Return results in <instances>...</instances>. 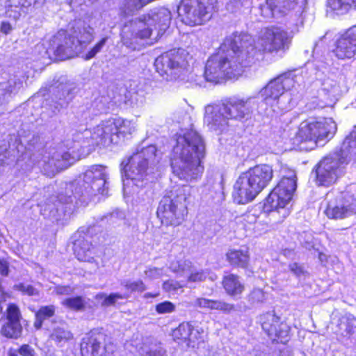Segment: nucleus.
Segmentation results:
<instances>
[{
	"mask_svg": "<svg viewBox=\"0 0 356 356\" xmlns=\"http://www.w3.org/2000/svg\"><path fill=\"white\" fill-rule=\"evenodd\" d=\"M194 306L207 310H219L229 312L234 309V306L220 300H213L204 298H198L194 302Z\"/></svg>",
	"mask_w": 356,
	"mask_h": 356,
	"instance_id": "393cba45",
	"label": "nucleus"
},
{
	"mask_svg": "<svg viewBox=\"0 0 356 356\" xmlns=\"http://www.w3.org/2000/svg\"><path fill=\"white\" fill-rule=\"evenodd\" d=\"M155 309L159 314H170L175 310V305L170 301H164L156 305Z\"/></svg>",
	"mask_w": 356,
	"mask_h": 356,
	"instance_id": "a18cd8bd",
	"label": "nucleus"
},
{
	"mask_svg": "<svg viewBox=\"0 0 356 356\" xmlns=\"http://www.w3.org/2000/svg\"><path fill=\"white\" fill-rule=\"evenodd\" d=\"M74 289L70 286H56L54 288V291L58 295H70L72 293Z\"/></svg>",
	"mask_w": 356,
	"mask_h": 356,
	"instance_id": "603ef678",
	"label": "nucleus"
},
{
	"mask_svg": "<svg viewBox=\"0 0 356 356\" xmlns=\"http://www.w3.org/2000/svg\"><path fill=\"white\" fill-rule=\"evenodd\" d=\"M46 0H36V3L42 4L45 2Z\"/></svg>",
	"mask_w": 356,
	"mask_h": 356,
	"instance_id": "e2e57ef3",
	"label": "nucleus"
},
{
	"mask_svg": "<svg viewBox=\"0 0 356 356\" xmlns=\"http://www.w3.org/2000/svg\"><path fill=\"white\" fill-rule=\"evenodd\" d=\"M129 295L125 293L124 295L114 293L109 295H106L104 293H99L95 296V299L98 304H100L103 307H108L114 305L119 300L127 298Z\"/></svg>",
	"mask_w": 356,
	"mask_h": 356,
	"instance_id": "473e14b6",
	"label": "nucleus"
},
{
	"mask_svg": "<svg viewBox=\"0 0 356 356\" xmlns=\"http://www.w3.org/2000/svg\"><path fill=\"white\" fill-rule=\"evenodd\" d=\"M203 332L204 330L202 327H197L194 328L191 325L190 334L188 338L186 339L188 346L193 348L198 347L199 345L204 341Z\"/></svg>",
	"mask_w": 356,
	"mask_h": 356,
	"instance_id": "e433bc0d",
	"label": "nucleus"
},
{
	"mask_svg": "<svg viewBox=\"0 0 356 356\" xmlns=\"http://www.w3.org/2000/svg\"><path fill=\"white\" fill-rule=\"evenodd\" d=\"M349 159L340 153L335 152L324 158L316 169V181L321 186H329L334 183L342 173L343 165Z\"/></svg>",
	"mask_w": 356,
	"mask_h": 356,
	"instance_id": "dca6fc26",
	"label": "nucleus"
},
{
	"mask_svg": "<svg viewBox=\"0 0 356 356\" xmlns=\"http://www.w3.org/2000/svg\"><path fill=\"white\" fill-rule=\"evenodd\" d=\"M50 338L57 343H62L72 339V334L63 327H58L53 330Z\"/></svg>",
	"mask_w": 356,
	"mask_h": 356,
	"instance_id": "4c0bfd02",
	"label": "nucleus"
},
{
	"mask_svg": "<svg viewBox=\"0 0 356 356\" xmlns=\"http://www.w3.org/2000/svg\"><path fill=\"white\" fill-rule=\"evenodd\" d=\"M273 177V168L266 164L257 165L241 172L233 186L234 202L238 204L252 202L269 184Z\"/></svg>",
	"mask_w": 356,
	"mask_h": 356,
	"instance_id": "0eeeda50",
	"label": "nucleus"
},
{
	"mask_svg": "<svg viewBox=\"0 0 356 356\" xmlns=\"http://www.w3.org/2000/svg\"><path fill=\"white\" fill-rule=\"evenodd\" d=\"M22 356H35L36 353L34 348L29 344L22 345L17 350Z\"/></svg>",
	"mask_w": 356,
	"mask_h": 356,
	"instance_id": "3c124183",
	"label": "nucleus"
},
{
	"mask_svg": "<svg viewBox=\"0 0 356 356\" xmlns=\"http://www.w3.org/2000/svg\"><path fill=\"white\" fill-rule=\"evenodd\" d=\"M340 151L349 159L352 156H356V127L344 140Z\"/></svg>",
	"mask_w": 356,
	"mask_h": 356,
	"instance_id": "2f4dec72",
	"label": "nucleus"
},
{
	"mask_svg": "<svg viewBox=\"0 0 356 356\" xmlns=\"http://www.w3.org/2000/svg\"><path fill=\"white\" fill-rule=\"evenodd\" d=\"M334 53L340 59L351 58L356 54V24L339 38Z\"/></svg>",
	"mask_w": 356,
	"mask_h": 356,
	"instance_id": "4be33fe9",
	"label": "nucleus"
},
{
	"mask_svg": "<svg viewBox=\"0 0 356 356\" xmlns=\"http://www.w3.org/2000/svg\"><path fill=\"white\" fill-rule=\"evenodd\" d=\"M166 269L164 268H157L154 266L147 267L144 272L146 279L154 280L161 278L165 275Z\"/></svg>",
	"mask_w": 356,
	"mask_h": 356,
	"instance_id": "79ce46f5",
	"label": "nucleus"
},
{
	"mask_svg": "<svg viewBox=\"0 0 356 356\" xmlns=\"http://www.w3.org/2000/svg\"><path fill=\"white\" fill-rule=\"evenodd\" d=\"M36 4V0H0V13L13 19L20 16L21 6Z\"/></svg>",
	"mask_w": 356,
	"mask_h": 356,
	"instance_id": "5701e85b",
	"label": "nucleus"
},
{
	"mask_svg": "<svg viewBox=\"0 0 356 356\" xmlns=\"http://www.w3.org/2000/svg\"><path fill=\"white\" fill-rule=\"evenodd\" d=\"M47 51H52L60 60L71 58L81 53V48L76 44L71 34L60 30L49 40Z\"/></svg>",
	"mask_w": 356,
	"mask_h": 356,
	"instance_id": "f3484780",
	"label": "nucleus"
},
{
	"mask_svg": "<svg viewBox=\"0 0 356 356\" xmlns=\"http://www.w3.org/2000/svg\"><path fill=\"white\" fill-rule=\"evenodd\" d=\"M191 266V261L186 260H172L169 268L172 271L183 277L184 273H188Z\"/></svg>",
	"mask_w": 356,
	"mask_h": 356,
	"instance_id": "58836bf2",
	"label": "nucleus"
},
{
	"mask_svg": "<svg viewBox=\"0 0 356 356\" xmlns=\"http://www.w3.org/2000/svg\"><path fill=\"white\" fill-rule=\"evenodd\" d=\"M124 286L130 292H143L146 289L145 284L141 280L127 281Z\"/></svg>",
	"mask_w": 356,
	"mask_h": 356,
	"instance_id": "49530a36",
	"label": "nucleus"
},
{
	"mask_svg": "<svg viewBox=\"0 0 356 356\" xmlns=\"http://www.w3.org/2000/svg\"><path fill=\"white\" fill-rule=\"evenodd\" d=\"M156 296H157V295H152V294L149 293H148L145 294V298H148V297H156Z\"/></svg>",
	"mask_w": 356,
	"mask_h": 356,
	"instance_id": "680f3d73",
	"label": "nucleus"
},
{
	"mask_svg": "<svg viewBox=\"0 0 356 356\" xmlns=\"http://www.w3.org/2000/svg\"><path fill=\"white\" fill-rule=\"evenodd\" d=\"M54 314L55 307L54 305L41 307L35 314L34 327L38 330L40 329L42 327L43 321L51 318Z\"/></svg>",
	"mask_w": 356,
	"mask_h": 356,
	"instance_id": "72a5a7b5",
	"label": "nucleus"
},
{
	"mask_svg": "<svg viewBox=\"0 0 356 356\" xmlns=\"http://www.w3.org/2000/svg\"><path fill=\"white\" fill-rule=\"evenodd\" d=\"M222 284L226 292L232 296L241 294L244 290V286L241 283L238 277L233 274L225 276Z\"/></svg>",
	"mask_w": 356,
	"mask_h": 356,
	"instance_id": "7c9ffc66",
	"label": "nucleus"
},
{
	"mask_svg": "<svg viewBox=\"0 0 356 356\" xmlns=\"http://www.w3.org/2000/svg\"><path fill=\"white\" fill-rule=\"evenodd\" d=\"M9 356H17V355L15 353H12V352H10V353H9Z\"/></svg>",
	"mask_w": 356,
	"mask_h": 356,
	"instance_id": "0e129e2a",
	"label": "nucleus"
},
{
	"mask_svg": "<svg viewBox=\"0 0 356 356\" xmlns=\"http://www.w3.org/2000/svg\"><path fill=\"white\" fill-rule=\"evenodd\" d=\"M239 37L238 45L243 50V55L248 65L253 63L265 52H273L282 49L288 44V33L279 27L267 28L261 31L256 41L246 34L233 35Z\"/></svg>",
	"mask_w": 356,
	"mask_h": 356,
	"instance_id": "6e6552de",
	"label": "nucleus"
},
{
	"mask_svg": "<svg viewBox=\"0 0 356 356\" xmlns=\"http://www.w3.org/2000/svg\"><path fill=\"white\" fill-rule=\"evenodd\" d=\"M261 321L262 329L273 341L283 343L288 341L290 328L286 323L281 322L279 317L267 313L261 316Z\"/></svg>",
	"mask_w": 356,
	"mask_h": 356,
	"instance_id": "412c9836",
	"label": "nucleus"
},
{
	"mask_svg": "<svg viewBox=\"0 0 356 356\" xmlns=\"http://www.w3.org/2000/svg\"><path fill=\"white\" fill-rule=\"evenodd\" d=\"M1 309V308L0 307V310Z\"/></svg>",
	"mask_w": 356,
	"mask_h": 356,
	"instance_id": "338daca9",
	"label": "nucleus"
},
{
	"mask_svg": "<svg viewBox=\"0 0 356 356\" xmlns=\"http://www.w3.org/2000/svg\"><path fill=\"white\" fill-rule=\"evenodd\" d=\"M226 256L230 264L242 268H245L248 266L250 259L247 248L240 250H229Z\"/></svg>",
	"mask_w": 356,
	"mask_h": 356,
	"instance_id": "c85d7f7f",
	"label": "nucleus"
},
{
	"mask_svg": "<svg viewBox=\"0 0 356 356\" xmlns=\"http://www.w3.org/2000/svg\"><path fill=\"white\" fill-rule=\"evenodd\" d=\"M6 319L14 323H20V312L19 308L14 304L9 305L7 308Z\"/></svg>",
	"mask_w": 356,
	"mask_h": 356,
	"instance_id": "37998d69",
	"label": "nucleus"
},
{
	"mask_svg": "<svg viewBox=\"0 0 356 356\" xmlns=\"http://www.w3.org/2000/svg\"><path fill=\"white\" fill-rule=\"evenodd\" d=\"M171 19L170 10L165 8L156 9L139 19L126 25L122 31V44L131 50H138L142 46L141 42L150 38L153 27L159 29V31L168 27Z\"/></svg>",
	"mask_w": 356,
	"mask_h": 356,
	"instance_id": "39448f33",
	"label": "nucleus"
},
{
	"mask_svg": "<svg viewBox=\"0 0 356 356\" xmlns=\"http://www.w3.org/2000/svg\"><path fill=\"white\" fill-rule=\"evenodd\" d=\"M82 356H108L100 343L96 339L89 338L81 345Z\"/></svg>",
	"mask_w": 356,
	"mask_h": 356,
	"instance_id": "cd10ccee",
	"label": "nucleus"
},
{
	"mask_svg": "<svg viewBox=\"0 0 356 356\" xmlns=\"http://www.w3.org/2000/svg\"><path fill=\"white\" fill-rule=\"evenodd\" d=\"M108 174L106 168L94 165L88 168L83 175V184L76 188L74 197L82 198L85 202L90 197L101 194L106 195L108 191Z\"/></svg>",
	"mask_w": 356,
	"mask_h": 356,
	"instance_id": "f8f14e48",
	"label": "nucleus"
},
{
	"mask_svg": "<svg viewBox=\"0 0 356 356\" xmlns=\"http://www.w3.org/2000/svg\"><path fill=\"white\" fill-rule=\"evenodd\" d=\"M22 327L20 323L8 321L3 325L1 333L7 338H18L22 333Z\"/></svg>",
	"mask_w": 356,
	"mask_h": 356,
	"instance_id": "f704fd0d",
	"label": "nucleus"
},
{
	"mask_svg": "<svg viewBox=\"0 0 356 356\" xmlns=\"http://www.w3.org/2000/svg\"><path fill=\"white\" fill-rule=\"evenodd\" d=\"M242 219L243 221H245L249 224H252L256 222L257 217L251 213H246L242 216Z\"/></svg>",
	"mask_w": 356,
	"mask_h": 356,
	"instance_id": "5fc2aeb1",
	"label": "nucleus"
},
{
	"mask_svg": "<svg viewBox=\"0 0 356 356\" xmlns=\"http://www.w3.org/2000/svg\"><path fill=\"white\" fill-rule=\"evenodd\" d=\"M296 186V176L293 172L283 177L266 197L264 206L265 211L284 209L291 200Z\"/></svg>",
	"mask_w": 356,
	"mask_h": 356,
	"instance_id": "2eb2a0df",
	"label": "nucleus"
},
{
	"mask_svg": "<svg viewBox=\"0 0 356 356\" xmlns=\"http://www.w3.org/2000/svg\"><path fill=\"white\" fill-rule=\"evenodd\" d=\"M337 129V124L332 118H311L300 124L294 143H310L311 149H313L318 142L332 138Z\"/></svg>",
	"mask_w": 356,
	"mask_h": 356,
	"instance_id": "9d476101",
	"label": "nucleus"
},
{
	"mask_svg": "<svg viewBox=\"0 0 356 356\" xmlns=\"http://www.w3.org/2000/svg\"><path fill=\"white\" fill-rule=\"evenodd\" d=\"M327 6L333 13L342 15L356 9V0H327Z\"/></svg>",
	"mask_w": 356,
	"mask_h": 356,
	"instance_id": "a878e982",
	"label": "nucleus"
},
{
	"mask_svg": "<svg viewBox=\"0 0 356 356\" xmlns=\"http://www.w3.org/2000/svg\"><path fill=\"white\" fill-rule=\"evenodd\" d=\"M62 305L73 311H83L86 307V301L81 296L72 297L64 299Z\"/></svg>",
	"mask_w": 356,
	"mask_h": 356,
	"instance_id": "c9c22d12",
	"label": "nucleus"
},
{
	"mask_svg": "<svg viewBox=\"0 0 356 356\" xmlns=\"http://www.w3.org/2000/svg\"><path fill=\"white\" fill-rule=\"evenodd\" d=\"M191 330V324L189 323H182L172 332V336L176 341H186L188 338Z\"/></svg>",
	"mask_w": 356,
	"mask_h": 356,
	"instance_id": "ea45409f",
	"label": "nucleus"
},
{
	"mask_svg": "<svg viewBox=\"0 0 356 356\" xmlns=\"http://www.w3.org/2000/svg\"><path fill=\"white\" fill-rule=\"evenodd\" d=\"M149 356H165V353L164 350L160 349L158 350L151 351L149 353Z\"/></svg>",
	"mask_w": 356,
	"mask_h": 356,
	"instance_id": "13d9d810",
	"label": "nucleus"
},
{
	"mask_svg": "<svg viewBox=\"0 0 356 356\" xmlns=\"http://www.w3.org/2000/svg\"><path fill=\"white\" fill-rule=\"evenodd\" d=\"M249 299L252 303L261 302L265 299V294L262 290L254 289L250 294Z\"/></svg>",
	"mask_w": 356,
	"mask_h": 356,
	"instance_id": "8fccbe9b",
	"label": "nucleus"
},
{
	"mask_svg": "<svg viewBox=\"0 0 356 356\" xmlns=\"http://www.w3.org/2000/svg\"><path fill=\"white\" fill-rule=\"evenodd\" d=\"M12 29V27L9 23L7 22H2L1 25V31L7 34Z\"/></svg>",
	"mask_w": 356,
	"mask_h": 356,
	"instance_id": "4d7b16f0",
	"label": "nucleus"
},
{
	"mask_svg": "<svg viewBox=\"0 0 356 356\" xmlns=\"http://www.w3.org/2000/svg\"><path fill=\"white\" fill-rule=\"evenodd\" d=\"M107 40V38H102L99 41L87 54L83 56V58L88 60L94 58L97 54L101 51Z\"/></svg>",
	"mask_w": 356,
	"mask_h": 356,
	"instance_id": "c03bdc74",
	"label": "nucleus"
},
{
	"mask_svg": "<svg viewBox=\"0 0 356 356\" xmlns=\"http://www.w3.org/2000/svg\"><path fill=\"white\" fill-rule=\"evenodd\" d=\"M254 98L232 97L222 104L208 105L205 107L204 123L212 131L221 132L228 120H242L252 112Z\"/></svg>",
	"mask_w": 356,
	"mask_h": 356,
	"instance_id": "423d86ee",
	"label": "nucleus"
},
{
	"mask_svg": "<svg viewBox=\"0 0 356 356\" xmlns=\"http://www.w3.org/2000/svg\"><path fill=\"white\" fill-rule=\"evenodd\" d=\"M80 154L74 149L65 152L63 149L52 148L44 153L38 165L48 176H53L80 159Z\"/></svg>",
	"mask_w": 356,
	"mask_h": 356,
	"instance_id": "4468645a",
	"label": "nucleus"
},
{
	"mask_svg": "<svg viewBox=\"0 0 356 356\" xmlns=\"http://www.w3.org/2000/svg\"><path fill=\"white\" fill-rule=\"evenodd\" d=\"M239 37L229 36L220 47L218 52L211 56L206 64L204 77L207 81L220 83L225 79H234L239 76L243 68L248 63L241 50Z\"/></svg>",
	"mask_w": 356,
	"mask_h": 356,
	"instance_id": "f03ea898",
	"label": "nucleus"
},
{
	"mask_svg": "<svg viewBox=\"0 0 356 356\" xmlns=\"http://www.w3.org/2000/svg\"><path fill=\"white\" fill-rule=\"evenodd\" d=\"M0 273L3 275H7L8 273V264L6 261L0 259Z\"/></svg>",
	"mask_w": 356,
	"mask_h": 356,
	"instance_id": "6e6d98bb",
	"label": "nucleus"
},
{
	"mask_svg": "<svg viewBox=\"0 0 356 356\" xmlns=\"http://www.w3.org/2000/svg\"><path fill=\"white\" fill-rule=\"evenodd\" d=\"M205 153L204 142L196 131L191 129L179 134L170 154L173 175L186 181L200 178L204 170Z\"/></svg>",
	"mask_w": 356,
	"mask_h": 356,
	"instance_id": "f257e3e1",
	"label": "nucleus"
},
{
	"mask_svg": "<svg viewBox=\"0 0 356 356\" xmlns=\"http://www.w3.org/2000/svg\"><path fill=\"white\" fill-rule=\"evenodd\" d=\"M139 352H140V354H144L145 353H148L147 350L143 348V347H141L140 348Z\"/></svg>",
	"mask_w": 356,
	"mask_h": 356,
	"instance_id": "052dcab7",
	"label": "nucleus"
},
{
	"mask_svg": "<svg viewBox=\"0 0 356 356\" xmlns=\"http://www.w3.org/2000/svg\"><path fill=\"white\" fill-rule=\"evenodd\" d=\"M295 81L290 75L283 74L271 80L263 88L259 95L267 104L273 105L278 103V99L283 95L284 91L290 90L294 86Z\"/></svg>",
	"mask_w": 356,
	"mask_h": 356,
	"instance_id": "aec40b11",
	"label": "nucleus"
},
{
	"mask_svg": "<svg viewBox=\"0 0 356 356\" xmlns=\"http://www.w3.org/2000/svg\"><path fill=\"white\" fill-rule=\"evenodd\" d=\"M325 213L332 219H343L355 215L356 199L349 192L341 193L329 202Z\"/></svg>",
	"mask_w": 356,
	"mask_h": 356,
	"instance_id": "6ab92c4d",
	"label": "nucleus"
},
{
	"mask_svg": "<svg viewBox=\"0 0 356 356\" xmlns=\"http://www.w3.org/2000/svg\"><path fill=\"white\" fill-rule=\"evenodd\" d=\"M74 252L79 261L92 262L94 259L92 245L84 238H80L74 241Z\"/></svg>",
	"mask_w": 356,
	"mask_h": 356,
	"instance_id": "b1692460",
	"label": "nucleus"
},
{
	"mask_svg": "<svg viewBox=\"0 0 356 356\" xmlns=\"http://www.w3.org/2000/svg\"><path fill=\"white\" fill-rule=\"evenodd\" d=\"M157 149L154 145L141 148L121 163L123 193L124 196L134 195L137 188L147 179L154 166L159 163Z\"/></svg>",
	"mask_w": 356,
	"mask_h": 356,
	"instance_id": "7ed1b4c3",
	"label": "nucleus"
},
{
	"mask_svg": "<svg viewBox=\"0 0 356 356\" xmlns=\"http://www.w3.org/2000/svg\"><path fill=\"white\" fill-rule=\"evenodd\" d=\"M288 214H289V211H288L287 210H286V209H285V210L284 211V213H283V215L285 216H287Z\"/></svg>",
	"mask_w": 356,
	"mask_h": 356,
	"instance_id": "69168bd1",
	"label": "nucleus"
},
{
	"mask_svg": "<svg viewBox=\"0 0 356 356\" xmlns=\"http://www.w3.org/2000/svg\"><path fill=\"white\" fill-rule=\"evenodd\" d=\"M156 71L166 79H177L183 82H197L190 70L184 50H172L158 57L154 63Z\"/></svg>",
	"mask_w": 356,
	"mask_h": 356,
	"instance_id": "1a4fd4ad",
	"label": "nucleus"
},
{
	"mask_svg": "<svg viewBox=\"0 0 356 356\" xmlns=\"http://www.w3.org/2000/svg\"><path fill=\"white\" fill-rule=\"evenodd\" d=\"M136 122L123 118H111L102 121L92 129L86 130L83 137L89 150L105 147L129 138L136 131Z\"/></svg>",
	"mask_w": 356,
	"mask_h": 356,
	"instance_id": "20e7f679",
	"label": "nucleus"
},
{
	"mask_svg": "<svg viewBox=\"0 0 356 356\" xmlns=\"http://www.w3.org/2000/svg\"><path fill=\"white\" fill-rule=\"evenodd\" d=\"M289 267L291 272H292L296 276H300L304 273L302 267L298 265L297 263L291 264H289Z\"/></svg>",
	"mask_w": 356,
	"mask_h": 356,
	"instance_id": "864d4df0",
	"label": "nucleus"
},
{
	"mask_svg": "<svg viewBox=\"0 0 356 356\" xmlns=\"http://www.w3.org/2000/svg\"><path fill=\"white\" fill-rule=\"evenodd\" d=\"M72 39L75 40V43L83 49V45H86L91 42L94 38V29L90 26L83 25L77 27L71 35Z\"/></svg>",
	"mask_w": 356,
	"mask_h": 356,
	"instance_id": "bb28decb",
	"label": "nucleus"
},
{
	"mask_svg": "<svg viewBox=\"0 0 356 356\" xmlns=\"http://www.w3.org/2000/svg\"><path fill=\"white\" fill-rule=\"evenodd\" d=\"M184 281L177 282L175 280H168L163 284V288L166 291H173L182 288L184 286Z\"/></svg>",
	"mask_w": 356,
	"mask_h": 356,
	"instance_id": "09e8293b",
	"label": "nucleus"
},
{
	"mask_svg": "<svg viewBox=\"0 0 356 356\" xmlns=\"http://www.w3.org/2000/svg\"><path fill=\"white\" fill-rule=\"evenodd\" d=\"M339 93L337 84L332 81H326L323 84L320 96L325 102V106H332L337 100Z\"/></svg>",
	"mask_w": 356,
	"mask_h": 356,
	"instance_id": "c756f323",
	"label": "nucleus"
},
{
	"mask_svg": "<svg viewBox=\"0 0 356 356\" xmlns=\"http://www.w3.org/2000/svg\"><path fill=\"white\" fill-rule=\"evenodd\" d=\"M216 3L217 0H184L178 13L186 24L200 25L211 17Z\"/></svg>",
	"mask_w": 356,
	"mask_h": 356,
	"instance_id": "ddd939ff",
	"label": "nucleus"
},
{
	"mask_svg": "<svg viewBox=\"0 0 356 356\" xmlns=\"http://www.w3.org/2000/svg\"><path fill=\"white\" fill-rule=\"evenodd\" d=\"M306 5L307 0H266L260 10L264 17H278L290 12L301 13Z\"/></svg>",
	"mask_w": 356,
	"mask_h": 356,
	"instance_id": "a211bd4d",
	"label": "nucleus"
},
{
	"mask_svg": "<svg viewBox=\"0 0 356 356\" xmlns=\"http://www.w3.org/2000/svg\"><path fill=\"white\" fill-rule=\"evenodd\" d=\"M14 287L16 290L22 292L23 294H26L28 296L38 295V291L29 284L19 283L15 285Z\"/></svg>",
	"mask_w": 356,
	"mask_h": 356,
	"instance_id": "de8ad7c7",
	"label": "nucleus"
},
{
	"mask_svg": "<svg viewBox=\"0 0 356 356\" xmlns=\"http://www.w3.org/2000/svg\"><path fill=\"white\" fill-rule=\"evenodd\" d=\"M71 99V97H70V94L67 92V97H65L64 99V103L63 104H68L69 101Z\"/></svg>",
	"mask_w": 356,
	"mask_h": 356,
	"instance_id": "bf43d9fd",
	"label": "nucleus"
},
{
	"mask_svg": "<svg viewBox=\"0 0 356 356\" xmlns=\"http://www.w3.org/2000/svg\"><path fill=\"white\" fill-rule=\"evenodd\" d=\"M192 188L181 186L172 192V197H164L160 202L158 213L172 225H179L187 214V206L190 202Z\"/></svg>",
	"mask_w": 356,
	"mask_h": 356,
	"instance_id": "9b49d317",
	"label": "nucleus"
},
{
	"mask_svg": "<svg viewBox=\"0 0 356 356\" xmlns=\"http://www.w3.org/2000/svg\"><path fill=\"white\" fill-rule=\"evenodd\" d=\"M183 277L186 278L187 282H198L203 281L206 278V275L203 270L195 269L191 263L189 273H184Z\"/></svg>",
	"mask_w": 356,
	"mask_h": 356,
	"instance_id": "a19ab883",
	"label": "nucleus"
}]
</instances>
